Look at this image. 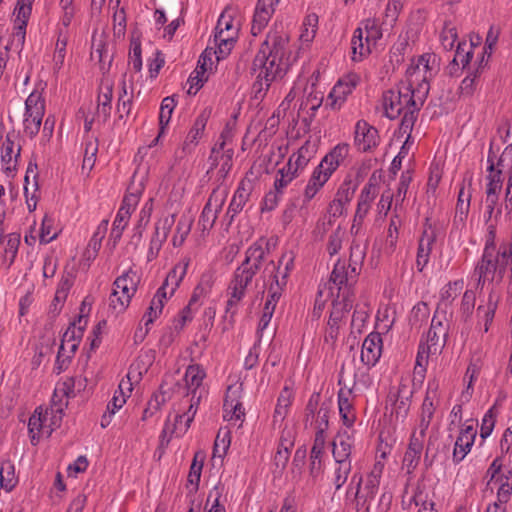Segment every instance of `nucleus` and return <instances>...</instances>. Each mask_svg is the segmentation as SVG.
<instances>
[{"label":"nucleus","mask_w":512,"mask_h":512,"mask_svg":"<svg viewBox=\"0 0 512 512\" xmlns=\"http://www.w3.org/2000/svg\"><path fill=\"white\" fill-rule=\"evenodd\" d=\"M269 253L268 243L263 239L254 242L245 251V258L235 269L226 289L225 313L233 318L241 301L245 298L253 278L262 268Z\"/></svg>","instance_id":"obj_1"},{"label":"nucleus","mask_w":512,"mask_h":512,"mask_svg":"<svg viewBox=\"0 0 512 512\" xmlns=\"http://www.w3.org/2000/svg\"><path fill=\"white\" fill-rule=\"evenodd\" d=\"M427 96L425 85L417 88L409 81H402L397 89L384 92L382 100L385 115L390 119H395L403 114L400 132L410 138L418 113Z\"/></svg>","instance_id":"obj_2"},{"label":"nucleus","mask_w":512,"mask_h":512,"mask_svg":"<svg viewBox=\"0 0 512 512\" xmlns=\"http://www.w3.org/2000/svg\"><path fill=\"white\" fill-rule=\"evenodd\" d=\"M288 38L277 32L269 33L253 61V70L259 69L253 85L256 97L269 89L271 83L282 78L287 69L284 57L287 54Z\"/></svg>","instance_id":"obj_3"},{"label":"nucleus","mask_w":512,"mask_h":512,"mask_svg":"<svg viewBox=\"0 0 512 512\" xmlns=\"http://www.w3.org/2000/svg\"><path fill=\"white\" fill-rule=\"evenodd\" d=\"M139 282L140 276L133 269H129L116 278L109 304L115 314L123 313L127 309L132 297L137 291Z\"/></svg>","instance_id":"obj_4"},{"label":"nucleus","mask_w":512,"mask_h":512,"mask_svg":"<svg viewBox=\"0 0 512 512\" xmlns=\"http://www.w3.org/2000/svg\"><path fill=\"white\" fill-rule=\"evenodd\" d=\"M361 24L362 26L355 29L351 39L354 61L361 60L368 55L371 52V46H375L382 37L381 30L374 20L366 19Z\"/></svg>","instance_id":"obj_5"},{"label":"nucleus","mask_w":512,"mask_h":512,"mask_svg":"<svg viewBox=\"0 0 512 512\" xmlns=\"http://www.w3.org/2000/svg\"><path fill=\"white\" fill-rule=\"evenodd\" d=\"M205 376V370L198 364L189 365L186 369L184 381L188 390L187 395H190L191 399L188 407V418L184 428H179L180 432L188 430L194 419L198 405L204 393L202 382Z\"/></svg>","instance_id":"obj_6"},{"label":"nucleus","mask_w":512,"mask_h":512,"mask_svg":"<svg viewBox=\"0 0 512 512\" xmlns=\"http://www.w3.org/2000/svg\"><path fill=\"white\" fill-rule=\"evenodd\" d=\"M438 67L436 64V55L426 53L421 55L415 63H412L407 71V81L419 88L422 85L426 86V95L429 93V81L437 73Z\"/></svg>","instance_id":"obj_7"},{"label":"nucleus","mask_w":512,"mask_h":512,"mask_svg":"<svg viewBox=\"0 0 512 512\" xmlns=\"http://www.w3.org/2000/svg\"><path fill=\"white\" fill-rule=\"evenodd\" d=\"M358 272L354 270L352 272V268L348 265L346 266L345 262L338 260L334 265V269L330 276V292L331 295L334 296V290H337L336 294L340 295H352L353 293V285L357 281Z\"/></svg>","instance_id":"obj_8"},{"label":"nucleus","mask_w":512,"mask_h":512,"mask_svg":"<svg viewBox=\"0 0 512 512\" xmlns=\"http://www.w3.org/2000/svg\"><path fill=\"white\" fill-rule=\"evenodd\" d=\"M451 315H444L435 311L431 321L430 329L427 333V344L430 351L440 352L447 341Z\"/></svg>","instance_id":"obj_9"},{"label":"nucleus","mask_w":512,"mask_h":512,"mask_svg":"<svg viewBox=\"0 0 512 512\" xmlns=\"http://www.w3.org/2000/svg\"><path fill=\"white\" fill-rule=\"evenodd\" d=\"M227 190L216 188L210 194L202 213L199 217V225L201 226L202 231H209L213 228L218 214L222 210V207L225 203L227 197Z\"/></svg>","instance_id":"obj_10"},{"label":"nucleus","mask_w":512,"mask_h":512,"mask_svg":"<svg viewBox=\"0 0 512 512\" xmlns=\"http://www.w3.org/2000/svg\"><path fill=\"white\" fill-rule=\"evenodd\" d=\"M438 387L439 385L435 380L430 381L428 383L426 395L421 406V413L417 431H414L412 433V437H416L421 440L425 439L426 431L431 423V420L435 412L434 399L437 397Z\"/></svg>","instance_id":"obj_11"},{"label":"nucleus","mask_w":512,"mask_h":512,"mask_svg":"<svg viewBox=\"0 0 512 512\" xmlns=\"http://www.w3.org/2000/svg\"><path fill=\"white\" fill-rule=\"evenodd\" d=\"M352 295H340L336 294L335 299L332 302V309L328 320V330L326 338L336 339L338 334V328L341 321L346 317L353 306Z\"/></svg>","instance_id":"obj_12"},{"label":"nucleus","mask_w":512,"mask_h":512,"mask_svg":"<svg viewBox=\"0 0 512 512\" xmlns=\"http://www.w3.org/2000/svg\"><path fill=\"white\" fill-rule=\"evenodd\" d=\"M488 166L489 175L487 176L488 183L486 185V199L485 206L488 218H491L495 206L498 203L499 194L503 185V178L500 176L499 171H495V163L491 157V153L488 155Z\"/></svg>","instance_id":"obj_13"},{"label":"nucleus","mask_w":512,"mask_h":512,"mask_svg":"<svg viewBox=\"0 0 512 512\" xmlns=\"http://www.w3.org/2000/svg\"><path fill=\"white\" fill-rule=\"evenodd\" d=\"M359 83L357 74H348L339 79L328 95V105L333 110H338L347 100V97L353 92Z\"/></svg>","instance_id":"obj_14"},{"label":"nucleus","mask_w":512,"mask_h":512,"mask_svg":"<svg viewBox=\"0 0 512 512\" xmlns=\"http://www.w3.org/2000/svg\"><path fill=\"white\" fill-rule=\"evenodd\" d=\"M190 260L188 258L183 259L174 268L168 273L165 281L162 286L157 290L154 298H158V300H162L163 304L168 298V294L172 296L186 275L187 268L189 266Z\"/></svg>","instance_id":"obj_15"},{"label":"nucleus","mask_w":512,"mask_h":512,"mask_svg":"<svg viewBox=\"0 0 512 512\" xmlns=\"http://www.w3.org/2000/svg\"><path fill=\"white\" fill-rule=\"evenodd\" d=\"M495 254H491V249H484L481 260L474 269V275L477 276V287L483 288L486 282L498 280V268L496 266Z\"/></svg>","instance_id":"obj_16"},{"label":"nucleus","mask_w":512,"mask_h":512,"mask_svg":"<svg viewBox=\"0 0 512 512\" xmlns=\"http://www.w3.org/2000/svg\"><path fill=\"white\" fill-rule=\"evenodd\" d=\"M140 195L141 191L139 189L131 191V188H129L128 193L124 196L122 205L118 210V213L113 223V232H117V237L121 235L123 229L126 227L128 220L131 216V213L135 210L139 202Z\"/></svg>","instance_id":"obj_17"},{"label":"nucleus","mask_w":512,"mask_h":512,"mask_svg":"<svg viewBox=\"0 0 512 512\" xmlns=\"http://www.w3.org/2000/svg\"><path fill=\"white\" fill-rule=\"evenodd\" d=\"M354 142L362 152H367L379 144L378 130L365 120H359L355 125Z\"/></svg>","instance_id":"obj_18"},{"label":"nucleus","mask_w":512,"mask_h":512,"mask_svg":"<svg viewBox=\"0 0 512 512\" xmlns=\"http://www.w3.org/2000/svg\"><path fill=\"white\" fill-rule=\"evenodd\" d=\"M175 222V215L166 216L159 220L155 225V231L150 240V245L147 253V260H154L161 248L163 243L166 241L167 236Z\"/></svg>","instance_id":"obj_19"},{"label":"nucleus","mask_w":512,"mask_h":512,"mask_svg":"<svg viewBox=\"0 0 512 512\" xmlns=\"http://www.w3.org/2000/svg\"><path fill=\"white\" fill-rule=\"evenodd\" d=\"M377 194L378 186L373 182V178H371L368 183L365 184L360 193L355 216L353 219L352 229H354L355 226H360L362 224Z\"/></svg>","instance_id":"obj_20"},{"label":"nucleus","mask_w":512,"mask_h":512,"mask_svg":"<svg viewBox=\"0 0 512 512\" xmlns=\"http://www.w3.org/2000/svg\"><path fill=\"white\" fill-rule=\"evenodd\" d=\"M212 64V49L206 48L200 56L196 69L192 72L188 79L190 84V87L187 91L188 94L195 95L203 86V84L208 79L207 76H205V73L207 72L208 68H211Z\"/></svg>","instance_id":"obj_21"},{"label":"nucleus","mask_w":512,"mask_h":512,"mask_svg":"<svg viewBox=\"0 0 512 512\" xmlns=\"http://www.w3.org/2000/svg\"><path fill=\"white\" fill-rule=\"evenodd\" d=\"M48 415L49 412L47 409L43 410L42 407H37L29 418L28 431L33 445H36L41 437H49L52 434L53 427L45 426Z\"/></svg>","instance_id":"obj_22"},{"label":"nucleus","mask_w":512,"mask_h":512,"mask_svg":"<svg viewBox=\"0 0 512 512\" xmlns=\"http://www.w3.org/2000/svg\"><path fill=\"white\" fill-rule=\"evenodd\" d=\"M464 288V281L462 279L451 281L446 284L440 292V299L437 304L436 310L444 315H453L452 304L454 300L461 294Z\"/></svg>","instance_id":"obj_23"},{"label":"nucleus","mask_w":512,"mask_h":512,"mask_svg":"<svg viewBox=\"0 0 512 512\" xmlns=\"http://www.w3.org/2000/svg\"><path fill=\"white\" fill-rule=\"evenodd\" d=\"M382 354V337L378 332L370 333L364 340L361 349V361L368 368L373 367Z\"/></svg>","instance_id":"obj_24"},{"label":"nucleus","mask_w":512,"mask_h":512,"mask_svg":"<svg viewBox=\"0 0 512 512\" xmlns=\"http://www.w3.org/2000/svg\"><path fill=\"white\" fill-rule=\"evenodd\" d=\"M223 409L224 419L228 421H237L244 418L245 412L240 401V387H228L224 398Z\"/></svg>","instance_id":"obj_25"},{"label":"nucleus","mask_w":512,"mask_h":512,"mask_svg":"<svg viewBox=\"0 0 512 512\" xmlns=\"http://www.w3.org/2000/svg\"><path fill=\"white\" fill-rule=\"evenodd\" d=\"M250 195V187L244 181H241L224 215V221H226L228 226L232 224L235 217L243 210Z\"/></svg>","instance_id":"obj_26"},{"label":"nucleus","mask_w":512,"mask_h":512,"mask_svg":"<svg viewBox=\"0 0 512 512\" xmlns=\"http://www.w3.org/2000/svg\"><path fill=\"white\" fill-rule=\"evenodd\" d=\"M275 0H258L253 16L251 31L253 35L261 33L275 11Z\"/></svg>","instance_id":"obj_27"},{"label":"nucleus","mask_w":512,"mask_h":512,"mask_svg":"<svg viewBox=\"0 0 512 512\" xmlns=\"http://www.w3.org/2000/svg\"><path fill=\"white\" fill-rule=\"evenodd\" d=\"M14 138V133H8L2 145L1 161L5 173H10L16 170L18 158L20 157L21 146L18 145L15 149Z\"/></svg>","instance_id":"obj_28"},{"label":"nucleus","mask_w":512,"mask_h":512,"mask_svg":"<svg viewBox=\"0 0 512 512\" xmlns=\"http://www.w3.org/2000/svg\"><path fill=\"white\" fill-rule=\"evenodd\" d=\"M317 152V145L310 140H306L304 144L293 153L286 164H291V168L301 174L311 159L314 158Z\"/></svg>","instance_id":"obj_29"},{"label":"nucleus","mask_w":512,"mask_h":512,"mask_svg":"<svg viewBox=\"0 0 512 512\" xmlns=\"http://www.w3.org/2000/svg\"><path fill=\"white\" fill-rule=\"evenodd\" d=\"M348 154L349 145L347 143H339L324 156L318 166H322L324 171L332 175L340 166V164L345 160Z\"/></svg>","instance_id":"obj_30"},{"label":"nucleus","mask_w":512,"mask_h":512,"mask_svg":"<svg viewBox=\"0 0 512 512\" xmlns=\"http://www.w3.org/2000/svg\"><path fill=\"white\" fill-rule=\"evenodd\" d=\"M423 447L424 440L412 436L410 437L402 464V469L406 471V474L411 475L415 468L418 466Z\"/></svg>","instance_id":"obj_31"},{"label":"nucleus","mask_w":512,"mask_h":512,"mask_svg":"<svg viewBox=\"0 0 512 512\" xmlns=\"http://www.w3.org/2000/svg\"><path fill=\"white\" fill-rule=\"evenodd\" d=\"M225 141L216 144L211 151L210 159L213 160V165H219L218 174L225 178L232 168V159L234 155L233 149L224 150Z\"/></svg>","instance_id":"obj_32"},{"label":"nucleus","mask_w":512,"mask_h":512,"mask_svg":"<svg viewBox=\"0 0 512 512\" xmlns=\"http://www.w3.org/2000/svg\"><path fill=\"white\" fill-rule=\"evenodd\" d=\"M281 296L282 293L279 292V289L277 287L268 288L267 299L265 301L262 315L259 320L258 333L262 334L263 331L268 327L274 314L276 305Z\"/></svg>","instance_id":"obj_33"},{"label":"nucleus","mask_w":512,"mask_h":512,"mask_svg":"<svg viewBox=\"0 0 512 512\" xmlns=\"http://www.w3.org/2000/svg\"><path fill=\"white\" fill-rule=\"evenodd\" d=\"M435 233L433 230L428 231L425 229L422 233V236L419 240L418 249H417V257H416V266L418 271H422L423 268L429 261L430 253L432 251V246L435 242Z\"/></svg>","instance_id":"obj_34"},{"label":"nucleus","mask_w":512,"mask_h":512,"mask_svg":"<svg viewBox=\"0 0 512 512\" xmlns=\"http://www.w3.org/2000/svg\"><path fill=\"white\" fill-rule=\"evenodd\" d=\"M331 177L330 174H328L324 169H322V166H317L306 187L304 190V200L310 201L312 200L315 195L323 188V186L327 183L329 178Z\"/></svg>","instance_id":"obj_35"},{"label":"nucleus","mask_w":512,"mask_h":512,"mask_svg":"<svg viewBox=\"0 0 512 512\" xmlns=\"http://www.w3.org/2000/svg\"><path fill=\"white\" fill-rule=\"evenodd\" d=\"M402 497L403 503H414L416 506L428 502V492L423 482H406Z\"/></svg>","instance_id":"obj_36"},{"label":"nucleus","mask_w":512,"mask_h":512,"mask_svg":"<svg viewBox=\"0 0 512 512\" xmlns=\"http://www.w3.org/2000/svg\"><path fill=\"white\" fill-rule=\"evenodd\" d=\"M34 0H17V4L14 10L16 15L15 23L17 25V36H20L21 40L25 38V29L32 11V4Z\"/></svg>","instance_id":"obj_37"},{"label":"nucleus","mask_w":512,"mask_h":512,"mask_svg":"<svg viewBox=\"0 0 512 512\" xmlns=\"http://www.w3.org/2000/svg\"><path fill=\"white\" fill-rule=\"evenodd\" d=\"M207 124V117L204 114H200L190 131L188 132L185 141L183 142L182 150L184 153H191L193 148L198 143V140L201 138L204 129Z\"/></svg>","instance_id":"obj_38"},{"label":"nucleus","mask_w":512,"mask_h":512,"mask_svg":"<svg viewBox=\"0 0 512 512\" xmlns=\"http://www.w3.org/2000/svg\"><path fill=\"white\" fill-rule=\"evenodd\" d=\"M234 42L235 37L233 34H227V37H223L222 30L215 32L214 44L216 49L210 47L212 49V57L215 56L217 61L226 58L230 54L234 46Z\"/></svg>","instance_id":"obj_39"},{"label":"nucleus","mask_w":512,"mask_h":512,"mask_svg":"<svg viewBox=\"0 0 512 512\" xmlns=\"http://www.w3.org/2000/svg\"><path fill=\"white\" fill-rule=\"evenodd\" d=\"M234 42L235 37L233 34H227V37H223L222 30L215 32L214 44L216 49L210 47L212 49V57L215 56L217 61L226 58L230 54L234 46Z\"/></svg>","instance_id":"obj_40"},{"label":"nucleus","mask_w":512,"mask_h":512,"mask_svg":"<svg viewBox=\"0 0 512 512\" xmlns=\"http://www.w3.org/2000/svg\"><path fill=\"white\" fill-rule=\"evenodd\" d=\"M404 215L405 212L403 206L399 203H395L387 235V243L391 248H395L396 246L399 229L402 226Z\"/></svg>","instance_id":"obj_41"},{"label":"nucleus","mask_w":512,"mask_h":512,"mask_svg":"<svg viewBox=\"0 0 512 512\" xmlns=\"http://www.w3.org/2000/svg\"><path fill=\"white\" fill-rule=\"evenodd\" d=\"M113 99V87L111 83L103 84L100 88L98 95V106L97 112L99 116L103 117L104 121H107L111 115Z\"/></svg>","instance_id":"obj_42"},{"label":"nucleus","mask_w":512,"mask_h":512,"mask_svg":"<svg viewBox=\"0 0 512 512\" xmlns=\"http://www.w3.org/2000/svg\"><path fill=\"white\" fill-rule=\"evenodd\" d=\"M175 106L176 101L174 96H168L162 100L159 113V133L157 137L154 139L152 143L153 145H155L164 134L165 128L170 122L171 115L173 113Z\"/></svg>","instance_id":"obj_43"},{"label":"nucleus","mask_w":512,"mask_h":512,"mask_svg":"<svg viewBox=\"0 0 512 512\" xmlns=\"http://www.w3.org/2000/svg\"><path fill=\"white\" fill-rule=\"evenodd\" d=\"M498 268V280L501 281L509 265L512 266V241L500 245L495 253V261Z\"/></svg>","instance_id":"obj_44"},{"label":"nucleus","mask_w":512,"mask_h":512,"mask_svg":"<svg viewBox=\"0 0 512 512\" xmlns=\"http://www.w3.org/2000/svg\"><path fill=\"white\" fill-rule=\"evenodd\" d=\"M412 390L405 383H400L397 393L393 395L394 409L397 414H406L409 410L410 398L412 397Z\"/></svg>","instance_id":"obj_45"},{"label":"nucleus","mask_w":512,"mask_h":512,"mask_svg":"<svg viewBox=\"0 0 512 512\" xmlns=\"http://www.w3.org/2000/svg\"><path fill=\"white\" fill-rule=\"evenodd\" d=\"M299 175L300 174L297 171L291 168V164H286L277 172L274 181V189L283 194L285 188Z\"/></svg>","instance_id":"obj_46"},{"label":"nucleus","mask_w":512,"mask_h":512,"mask_svg":"<svg viewBox=\"0 0 512 512\" xmlns=\"http://www.w3.org/2000/svg\"><path fill=\"white\" fill-rule=\"evenodd\" d=\"M324 437H322V430L316 431L314 444L311 449V472L313 477H317L316 472L321 468V456L324 447Z\"/></svg>","instance_id":"obj_47"},{"label":"nucleus","mask_w":512,"mask_h":512,"mask_svg":"<svg viewBox=\"0 0 512 512\" xmlns=\"http://www.w3.org/2000/svg\"><path fill=\"white\" fill-rule=\"evenodd\" d=\"M486 478H489V480H509L512 478V470L503 464L501 457H497L489 466Z\"/></svg>","instance_id":"obj_48"},{"label":"nucleus","mask_w":512,"mask_h":512,"mask_svg":"<svg viewBox=\"0 0 512 512\" xmlns=\"http://www.w3.org/2000/svg\"><path fill=\"white\" fill-rule=\"evenodd\" d=\"M471 201V191L470 187L466 190L464 186H462L458 193V199L456 204V215L455 219L460 222H464L467 218Z\"/></svg>","instance_id":"obj_49"},{"label":"nucleus","mask_w":512,"mask_h":512,"mask_svg":"<svg viewBox=\"0 0 512 512\" xmlns=\"http://www.w3.org/2000/svg\"><path fill=\"white\" fill-rule=\"evenodd\" d=\"M332 446V453L335 460L349 461L348 458L351 453V442L349 437L345 435H339L334 439Z\"/></svg>","instance_id":"obj_50"},{"label":"nucleus","mask_w":512,"mask_h":512,"mask_svg":"<svg viewBox=\"0 0 512 512\" xmlns=\"http://www.w3.org/2000/svg\"><path fill=\"white\" fill-rule=\"evenodd\" d=\"M44 114L45 113L25 112L23 121L24 132L30 138H33L38 134Z\"/></svg>","instance_id":"obj_51"},{"label":"nucleus","mask_w":512,"mask_h":512,"mask_svg":"<svg viewBox=\"0 0 512 512\" xmlns=\"http://www.w3.org/2000/svg\"><path fill=\"white\" fill-rule=\"evenodd\" d=\"M86 320H83V316L80 315L77 322H73L69 325L62 336V342H78L80 343L84 328L86 325Z\"/></svg>","instance_id":"obj_52"},{"label":"nucleus","mask_w":512,"mask_h":512,"mask_svg":"<svg viewBox=\"0 0 512 512\" xmlns=\"http://www.w3.org/2000/svg\"><path fill=\"white\" fill-rule=\"evenodd\" d=\"M6 244L4 248V261L11 266L17 256L18 248L20 245V234L10 233L6 237Z\"/></svg>","instance_id":"obj_53"},{"label":"nucleus","mask_w":512,"mask_h":512,"mask_svg":"<svg viewBox=\"0 0 512 512\" xmlns=\"http://www.w3.org/2000/svg\"><path fill=\"white\" fill-rule=\"evenodd\" d=\"M391 448L388 444L383 445L380 443L377 449L376 461L374 463L373 468L370 471V476L374 479H379L382 477L383 470L385 467V459L386 456L390 453Z\"/></svg>","instance_id":"obj_54"},{"label":"nucleus","mask_w":512,"mask_h":512,"mask_svg":"<svg viewBox=\"0 0 512 512\" xmlns=\"http://www.w3.org/2000/svg\"><path fill=\"white\" fill-rule=\"evenodd\" d=\"M458 38L456 27L451 21H445L440 33V42L447 51L452 50Z\"/></svg>","instance_id":"obj_55"},{"label":"nucleus","mask_w":512,"mask_h":512,"mask_svg":"<svg viewBox=\"0 0 512 512\" xmlns=\"http://www.w3.org/2000/svg\"><path fill=\"white\" fill-rule=\"evenodd\" d=\"M192 221L186 217H181L177 223L175 234L172 237L174 247L183 245L186 237L191 230Z\"/></svg>","instance_id":"obj_56"},{"label":"nucleus","mask_w":512,"mask_h":512,"mask_svg":"<svg viewBox=\"0 0 512 512\" xmlns=\"http://www.w3.org/2000/svg\"><path fill=\"white\" fill-rule=\"evenodd\" d=\"M365 255V248L360 243L353 241L350 246V256L348 264L352 268V272H354V270H356L358 273L360 272Z\"/></svg>","instance_id":"obj_57"},{"label":"nucleus","mask_w":512,"mask_h":512,"mask_svg":"<svg viewBox=\"0 0 512 512\" xmlns=\"http://www.w3.org/2000/svg\"><path fill=\"white\" fill-rule=\"evenodd\" d=\"M269 264L273 266V281L271 282L269 288L277 287L279 289V292L282 293L287 285V279L291 271L286 270L284 267L280 265L276 266L273 261H270Z\"/></svg>","instance_id":"obj_58"},{"label":"nucleus","mask_w":512,"mask_h":512,"mask_svg":"<svg viewBox=\"0 0 512 512\" xmlns=\"http://www.w3.org/2000/svg\"><path fill=\"white\" fill-rule=\"evenodd\" d=\"M478 375L479 368L476 364L470 363L465 373V378L469 377V382L466 389L460 395V401L462 403H468L471 400L473 394V382L477 379Z\"/></svg>","instance_id":"obj_59"},{"label":"nucleus","mask_w":512,"mask_h":512,"mask_svg":"<svg viewBox=\"0 0 512 512\" xmlns=\"http://www.w3.org/2000/svg\"><path fill=\"white\" fill-rule=\"evenodd\" d=\"M346 236V231L341 226H338L329 236L327 243V251L330 256L336 255L342 248L343 240Z\"/></svg>","instance_id":"obj_60"},{"label":"nucleus","mask_w":512,"mask_h":512,"mask_svg":"<svg viewBox=\"0 0 512 512\" xmlns=\"http://www.w3.org/2000/svg\"><path fill=\"white\" fill-rule=\"evenodd\" d=\"M291 405L290 395L288 394L287 389H285L277 400V405L275 407L273 419L274 423L278 421H283L287 415L288 408Z\"/></svg>","instance_id":"obj_61"},{"label":"nucleus","mask_w":512,"mask_h":512,"mask_svg":"<svg viewBox=\"0 0 512 512\" xmlns=\"http://www.w3.org/2000/svg\"><path fill=\"white\" fill-rule=\"evenodd\" d=\"M356 188V184L351 180H345L338 188L334 199L346 206L353 199Z\"/></svg>","instance_id":"obj_62"},{"label":"nucleus","mask_w":512,"mask_h":512,"mask_svg":"<svg viewBox=\"0 0 512 512\" xmlns=\"http://www.w3.org/2000/svg\"><path fill=\"white\" fill-rule=\"evenodd\" d=\"M474 440L469 439L467 436L461 437L458 436L455 442L454 451H453V460L455 462H460L470 451Z\"/></svg>","instance_id":"obj_63"},{"label":"nucleus","mask_w":512,"mask_h":512,"mask_svg":"<svg viewBox=\"0 0 512 512\" xmlns=\"http://www.w3.org/2000/svg\"><path fill=\"white\" fill-rule=\"evenodd\" d=\"M512 169V144L505 147L504 151L500 155L497 164L495 165V171L500 172V176L506 171Z\"/></svg>","instance_id":"obj_64"}]
</instances>
